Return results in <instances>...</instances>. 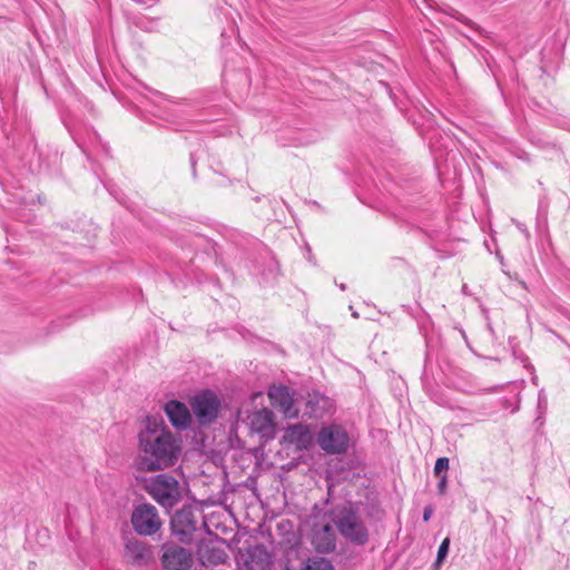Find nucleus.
<instances>
[{"label":"nucleus","instance_id":"nucleus-1","mask_svg":"<svg viewBox=\"0 0 570 570\" xmlns=\"http://www.w3.org/2000/svg\"><path fill=\"white\" fill-rule=\"evenodd\" d=\"M141 454L138 468L141 471L154 472L173 466L180 454V442L171 432L160 429H147L139 434Z\"/></svg>","mask_w":570,"mask_h":570},{"label":"nucleus","instance_id":"nucleus-2","mask_svg":"<svg viewBox=\"0 0 570 570\" xmlns=\"http://www.w3.org/2000/svg\"><path fill=\"white\" fill-rule=\"evenodd\" d=\"M332 520L340 534L355 546L367 543L370 534L357 509L352 503L337 507L332 512Z\"/></svg>","mask_w":570,"mask_h":570},{"label":"nucleus","instance_id":"nucleus-3","mask_svg":"<svg viewBox=\"0 0 570 570\" xmlns=\"http://www.w3.org/2000/svg\"><path fill=\"white\" fill-rule=\"evenodd\" d=\"M146 491L163 508L170 509L181 499V488L177 479L167 473L157 474L146 483Z\"/></svg>","mask_w":570,"mask_h":570},{"label":"nucleus","instance_id":"nucleus-4","mask_svg":"<svg viewBox=\"0 0 570 570\" xmlns=\"http://www.w3.org/2000/svg\"><path fill=\"white\" fill-rule=\"evenodd\" d=\"M317 443L327 454H342L348 450L350 435L343 425L332 423L320 430Z\"/></svg>","mask_w":570,"mask_h":570},{"label":"nucleus","instance_id":"nucleus-5","mask_svg":"<svg viewBox=\"0 0 570 570\" xmlns=\"http://www.w3.org/2000/svg\"><path fill=\"white\" fill-rule=\"evenodd\" d=\"M190 406L200 424H209L218 415L220 400L215 392L206 390L193 397Z\"/></svg>","mask_w":570,"mask_h":570},{"label":"nucleus","instance_id":"nucleus-6","mask_svg":"<svg viewBox=\"0 0 570 570\" xmlns=\"http://www.w3.org/2000/svg\"><path fill=\"white\" fill-rule=\"evenodd\" d=\"M131 524L137 533L151 535L160 529L161 521L153 504L142 503L135 508L131 514Z\"/></svg>","mask_w":570,"mask_h":570},{"label":"nucleus","instance_id":"nucleus-7","mask_svg":"<svg viewBox=\"0 0 570 570\" xmlns=\"http://www.w3.org/2000/svg\"><path fill=\"white\" fill-rule=\"evenodd\" d=\"M124 558L134 567L140 568L148 566L154 560V552L150 546L132 538L125 544Z\"/></svg>","mask_w":570,"mask_h":570},{"label":"nucleus","instance_id":"nucleus-8","mask_svg":"<svg viewBox=\"0 0 570 570\" xmlns=\"http://www.w3.org/2000/svg\"><path fill=\"white\" fill-rule=\"evenodd\" d=\"M250 431L261 435V438L273 439L275 435L274 413L264 407L257 410L246 417Z\"/></svg>","mask_w":570,"mask_h":570},{"label":"nucleus","instance_id":"nucleus-9","mask_svg":"<svg viewBox=\"0 0 570 570\" xmlns=\"http://www.w3.org/2000/svg\"><path fill=\"white\" fill-rule=\"evenodd\" d=\"M161 563L166 570H189L193 564L191 553L179 546L165 547Z\"/></svg>","mask_w":570,"mask_h":570},{"label":"nucleus","instance_id":"nucleus-10","mask_svg":"<svg viewBox=\"0 0 570 570\" xmlns=\"http://www.w3.org/2000/svg\"><path fill=\"white\" fill-rule=\"evenodd\" d=\"M268 397L273 406L277 407L285 416L293 417L297 415L294 409V399L288 387L273 386L268 391Z\"/></svg>","mask_w":570,"mask_h":570},{"label":"nucleus","instance_id":"nucleus-11","mask_svg":"<svg viewBox=\"0 0 570 570\" xmlns=\"http://www.w3.org/2000/svg\"><path fill=\"white\" fill-rule=\"evenodd\" d=\"M312 542L323 553L332 552L336 547V535L330 523L316 524L313 529Z\"/></svg>","mask_w":570,"mask_h":570},{"label":"nucleus","instance_id":"nucleus-12","mask_svg":"<svg viewBox=\"0 0 570 570\" xmlns=\"http://www.w3.org/2000/svg\"><path fill=\"white\" fill-rule=\"evenodd\" d=\"M171 529L181 540L191 535L196 530L194 513L189 509L177 511L171 518Z\"/></svg>","mask_w":570,"mask_h":570},{"label":"nucleus","instance_id":"nucleus-13","mask_svg":"<svg viewBox=\"0 0 570 570\" xmlns=\"http://www.w3.org/2000/svg\"><path fill=\"white\" fill-rule=\"evenodd\" d=\"M333 407V401L318 393H308L305 401L304 414L311 417H322Z\"/></svg>","mask_w":570,"mask_h":570},{"label":"nucleus","instance_id":"nucleus-14","mask_svg":"<svg viewBox=\"0 0 570 570\" xmlns=\"http://www.w3.org/2000/svg\"><path fill=\"white\" fill-rule=\"evenodd\" d=\"M165 412L170 423L177 429H186L190 423V412L186 404L179 401H169L166 403Z\"/></svg>","mask_w":570,"mask_h":570},{"label":"nucleus","instance_id":"nucleus-15","mask_svg":"<svg viewBox=\"0 0 570 570\" xmlns=\"http://www.w3.org/2000/svg\"><path fill=\"white\" fill-rule=\"evenodd\" d=\"M285 439L298 449H307L312 444L313 434L307 425L294 424L286 430Z\"/></svg>","mask_w":570,"mask_h":570},{"label":"nucleus","instance_id":"nucleus-16","mask_svg":"<svg viewBox=\"0 0 570 570\" xmlns=\"http://www.w3.org/2000/svg\"><path fill=\"white\" fill-rule=\"evenodd\" d=\"M199 557L203 564H222L227 556L222 548L213 544H204L199 549Z\"/></svg>","mask_w":570,"mask_h":570},{"label":"nucleus","instance_id":"nucleus-17","mask_svg":"<svg viewBox=\"0 0 570 570\" xmlns=\"http://www.w3.org/2000/svg\"><path fill=\"white\" fill-rule=\"evenodd\" d=\"M302 570H334L330 560L321 557L309 558Z\"/></svg>","mask_w":570,"mask_h":570},{"label":"nucleus","instance_id":"nucleus-18","mask_svg":"<svg viewBox=\"0 0 570 570\" xmlns=\"http://www.w3.org/2000/svg\"><path fill=\"white\" fill-rule=\"evenodd\" d=\"M449 547H450V539L445 538L442 541V543L440 544L439 550H438V556H436V560H435L436 567H439L443 562L445 557L448 556Z\"/></svg>","mask_w":570,"mask_h":570},{"label":"nucleus","instance_id":"nucleus-19","mask_svg":"<svg viewBox=\"0 0 570 570\" xmlns=\"http://www.w3.org/2000/svg\"><path fill=\"white\" fill-rule=\"evenodd\" d=\"M249 556L252 559H254L255 557H258L259 560H261V564L259 566H264V564H267L269 562V556L268 553L259 548V547H255L250 552H249Z\"/></svg>","mask_w":570,"mask_h":570},{"label":"nucleus","instance_id":"nucleus-20","mask_svg":"<svg viewBox=\"0 0 570 570\" xmlns=\"http://www.w3.org/2000/svg\"><path fill=\"white\" fill-rule=\"evenodd\" d=\"M449 469V459L448 458H439L434 465V473L439 475L442 471H446Z\"/></svg>","mask_w":570,"mask_h":570},{"label":"nucleus","instance_id":"nucleus-21","mask_svg":"<svg viewBox=\"0 0 570 570\" xmlns=\"http://www.w3.org/2000/svg\"><path fill=\"white\" fill-rule=\"evenodd\" d=\"M432 514H433L432 507L431 505L425 507L424 511H423V520L425 522H428L431 519Z\"/></svg>","mask_w":570,"mask_h":570},{"label":"nucleus","instance_id":"nucleus-22","mask_svg":"<svg viewBox=\"0 0 570 570\" xmlns=\"http://www.w3.org/2000/svg\"><path fill=\"white\" fill-rule=\"evenodd\" d=\"M438 488H439V491L441 493H443L445 491V488H446V475H443L440 481H439V484H438Z\"/></svg>","mask_w":570,"mask_h":570},{"label":"nucleus","instance_id":"nucleus-23","mask_svg":"<svg viewBox=\"0 0 570 570\" xmlns=\"http://www.w3.org/2000/svg\"><path fill=\"white\" fill-rule=\"evenodd\" d=\"M252 397H253V401H256L258 399L262 400L263 399V393H261V392L254 393Z\"/></svg>","mask_w":570,"mask_h":570},{"label":"nucleus","instance_id":"nucleus-24","mask_svg":"<svg viewBox=\"0 0 570 570\" xmlns=\"http://www.w3.org/2000/svg\"><path fill=\"white\" fill-rule=\"evenodd\" d=\"M243 414H244V411L243 410H239L238 411V417L243 420Z\"/></svg>","mask_w":570,"mask_h":570},{"label":"nucleus","instance_id":"nucleus-25","mask_svg":"<svg viewBox=\"0 0 570 570\" xmlns=\"http://www.w3.org/2000/svg\"><path fill=\"white\" fill-rule=\"evenodd\" d=\"M340 287H341L342 291L345 289V285L344 284H342Z\"/></svg>","mask_w":570,"mask_h":570}]
</instances>
